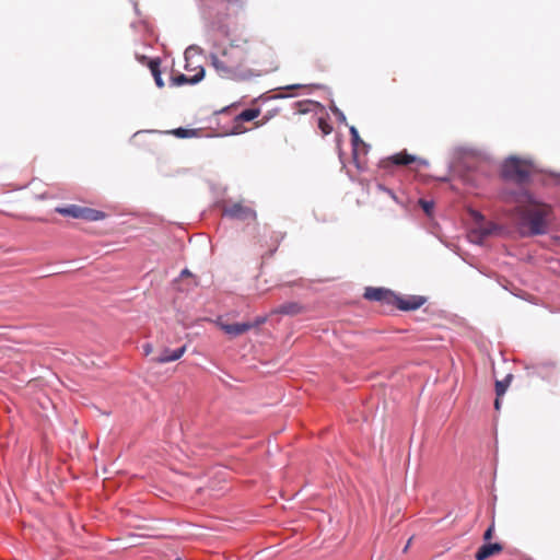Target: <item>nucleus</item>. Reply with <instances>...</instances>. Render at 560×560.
<instances>
[{"label": "nucleus", "instance_id": "13", "mask_svg": "<svg viewBox=\"0 0 560 560\" xmlns=\"http://www.w3.org/2000/svg\"><path fill=\"white\" fill-rule=\"evenodd\" d=\"M304 310H305L304 306L302 304H300L299 302H285V303L279 305L275 310V313L281 314V315L294 316V315L303 313Z\"/></svg>", "mask_w": 560, "mask_h": 560}, {"label": "nucleus", "instance_id": "25", "mask_svg": "<svg viewBox=\"0 0 560 560\" xmlns=\"http://www.w3.org/2000/svg\"><path fill=\"white\" fill-rule=\"evenodd\" d=\"M190 271L188 269H184L182 272H180V277H188L190 276Z\"/></svg>", "mask_w": 560, "mask_h": 560}, {"label": "nucleus", "instance_id": "23", "mask_svg": "<svg viewBox=\"0 0 560 560\" xmlns=\"http://www.w3.org/2000/svg\"><path fill=\"white\" fill-rule=\"evenodd\" d=\"M491 232H492V230L490 228L489 229L488 228L487 229H482L481 230V235L482 236H488V235L491 234Z\"/></svg>", "mask_w": 560, "mask_h": 560}, {"label": "nucleus", "instance_id": "27", "mask_svg": "<svg viewBox=\"0 0 560 560\" xmlns=\"http://www.w3.org/2000/svg\"><path fill=\"white\" fill-rule=\"evenodd\" d=\"M340 119H342V120L346 119V116H343L341 113H340Z\"/></svg>", "mask_w": 560, "mask_h": 560}, {"label": "nucleus", "instance_id": "14", "mask_svg": "<svg viewBox=\"0 0 560 560\" xmlns=\"http://www.w3.org/2000/svg\"><path fill=\"white\" fill-rule=\"evenodd\" d=\"M141 61H148V67L154 78V81H155V84L158 85V88H163L164 86V81L162 80V77H161V70H160V59L159 58H155V59H150L148 60L147 57L142 56L141 57Z\"/></svg>", "mask_w": 560, "mask_h": 560}, {"label": "nucleus", "instance_id": "26", "mask_svg": "<svg viewBox=\"0 0 560 560\" xmlns=\"http://www.w3.org/2000/svg\"><path fill=\"white\" fill-rule=\"evenodd\" d=\"M340 119H342V120L346 119V116H343L341 113H340Z\"/></svg>", "mask_w": 560, "mask_h": 560}, {"label": "nucleus", "instance_id": "9", "mask_svg": "<svg viewBox=\"0 0 560 560\" xmlns=\"http://www.w3.org/2000/svg\"><path fill=\"white\" fill-rule=\"evenodd\" d=\"M186 350H187L186 346H183L176 350H170V349L165 348L161 351L159 357L153 358L152 360L159 364L173 362V361L180 359L184 355V353L186 352Z\"/></svg>", "mask_w": 560, "mask_h": 560}, {"label": "nucleus", "instance_id": "28", "mask_svg": "<svg viewBox=\"0 0 560 560\" xmlns=\"http://www.w3.org/2000/svg\"><path fill=\"white\" fill-rule=\"evenodd\" d=\"M175 560H183V559L178 557V558H176Z\"/></svg>", "mask_w": 560, "mask_h": 560}, {"label": "nucleus", "instance_id": "15", "mask_svg": "<svg viewBox=\"0 0 560 560\" xmlns=\"http://www.w3.org/2000/svg\"><path fill=\"white\" fill-rule=\"evenodd\" d=\"M416 161L417 158L412 154H409L406 150L396 153L386 160V162L395 165H409L411 163H415Z\"/></svg>", "mask_w": 560, "mask_h": 560}, {"label": "nucleus", "instance_id": "4", "mask_svg": "<svg viewBox=\"0 0 560 560\" xmlns=\"http://www.w3.org/2000/svg\"><path fill=\"white\" fill-rule=\"evenodd\" d=\"M55 211L65 217L81 219L89 222L101 221L106 214L103 211L78 205H69L66 207H57Z\"/></svg>", "mask_w": 560, "mask_h": 560}, {"label": "nucleus", "instance_id": "7", "mask_svg": "<svg viewBox=\"0 0 560 560\" xmlns=\"http://www.w3.org/2000/svg\"><path fill=\"white\" fill-rule=\"evenodd\" d=\"M425 303V299L419 295L399 296L396 294V300L393 305L401 311H415L420 308Z\"/></svg>", "mask_w": 560, "mask_h": 560}, {"label": "nucleus", "instance_id": "10", "mask_svg": "<svg viewBox=\"0 0 560 560\" xmlns=\"http://www.w3.org/2000/svg\"><path fill=\"white\" fill-rule=\"evenodd\" d=\"M503 550V546L499 542L483 544L475 555L476 560H487L499 555Z\"/></svg>", "mask_w": 560, "mask_h": 560}, {"label": "nucleus", "instance_id": "6", "mask_svg": "<svg viewBox=\"0 0 560 560\" xmlns=\"http://www.w3.org/2000/svg\"><path fill=\"white\" fill-rule=\"evenodd\" d=\"M224 214L237 220H255L256 212L241 202L233 203L224 209Z\"/></svg>", "mask_w": 560, "mask_h": 560}, {"label": "nucleus", "instance_id": "20", "mask_svg": "<svg viewBox=\"0 0 560 560\" xmlns=\"http://www.w3.org/2000/svg\"><path fill=\"white\" fill-rule=\"evenodd\" d=\"M494 525L491 524L483 534V540L489 541L493 537Z\"/></svg>", "mask_w": 560, "mask_h": 560}, {"label": "nucleus", "instance_id": "8", "mask_svg": "<svg viewBox=\"0 0 560 560\" xmlns=\"http://www.w3.org/2000/svg\"><path fill=\"white\" fill-rule=\"evenodd\" d=\"M217 325L231 338L242 336L254 327L252 323H225L222 319H219Z\"/></svg>", "mask_w": 560, "mask_h": 560}, {"label": "nucleus", "instance_id": "22", "mask_svg": "<svg viewBox=\"0 0 560 560\" xmlns=\"http://www.w3.org/2000/svg\"><path fill=\"white\" fill-rule=\"evenodd\" d=\"M144 353L148 355L152 352V346L150 343H147L143 346Z\"/></svg>", "mask_w": 560, "mask_h": 560}, {"label": "nucleus", "instance_id": "24", "mask_svg": "<svg viewBox=\"0 0 560 560\" xmlns=\"http://www.w3.org/2000/svg\"><path fill=\"white\" fill-rule=\"evenodd\" d=\"M500 398H501V397H498V396H497V398H495V400H494V408H495L497 410H499V409H500Z\"/></svg>", "mask_w": 560, "mask_h": 560}, {"label": "nucleus", "instance_id": "21", "mask_svg": "<svg viewBox=\"0 0 560 560\" xmlns=\"http://www.w3.org/2000/svg\"><path fill=\"white\" fill-rule=\"evenodd\" d=\"M174 133H175L176 136H179V137H185V136H186V133H187V130H186V129H183V128H178V129H176V130L174 131Z\"/></svg>", "mask_w": 560, "mask_h": 560}, {"label": "nucleus", "instance_id": "11", "mask_svg": "<svg viewBox=\"0 0 560 560\" xmlns=\"http://www.w3.org/2000/svg\"><path fill=\"white\" fill-rule=\"evenodd\" d=\"M205 77V69L203 67H198V69H196V73L192 74V75H186V74H178L176 77H173L172 78V83L174 85H183V84H196L198 82H200Z\"/></svg>", "mask_w": 560, "mask_h": 560}, {"label": "nucleus", "instance_id": "19", "mask_svg": "<svg viewBox=\"0 0 560 560\" xmlns=\"http://www.w3.org/2000/svg\"><path fill=\"white\" fill-rule=\"evenodd\" d=\"M350 133H351V137H352V143L353 145H357L359 142H361V139H360V136H359V132L357 130L355 127H351L350 128Z\"/></svg>", "mask_w": 560, "mask_h": 560}, {"label": "nucleus", "instance_id": "18", "mask_svg": "<svg viewBox=\"0 0 560 560\" xmlns=\"http://www.w3.org/2000/svg\"><path fill=\"white\" fill-rule=\"evenodd\" d=\"M421 208L423 209V211L427 213V214H431L432 210H433V202L431 201H428V200H423L421 199L419 201Z\"/></svg>", "mask_w": 560, "mask_h": 560}, {"label": "nucleus", "instance_id": "17", "mask_svg": "<svg viewBox=\"0 0 560 560\" xmlns=\"http://www.w3.org/2000/svg\"><path fill=\"white\" fill-rule=\"evenodd\" d=\"M317 125L324 136H327L332 131V126L324 117L318 118Z\"/></svg>", "mask_w": 560, "mask_h": 560}, {"label": "nucleus", "instance_id": "1", "mask_svg": "<svg viewBox=\"0 0 560 560\" xmlns=\"http://www.w3.org/2000/svg\"><path fill=\"white\" fill-rule=\"evenodd\" d=\"M255 46L245 40L243 44L231 43L219 54H211V65L222 79L233 81H250L269 71L277 70L273 66L268 69H255L249 67L255 63Z\"/></svg>", "mask_w": 560, "mask_h": 560}, {"label": "nucleus", "instance_id": "12", "mask_svg": "<svg viewBox=\"0 0 560 560\" xmlns=\"http://www.w3.org/2000/svg\"><path fill=\"white\" fill-rule=\"evenodd\" d=\"M260 115L259 108H248L240 113L235 117V126L233 128V133H241L244 129L241 128L240 124L243 121H250L257 118Z\"/></svg>", "mask_w": 560, "mask_h": 560}, {"label": "nucleus", "instance_id": "3", "mask_svg": "<svg viewBox=\"0 0 560 560\" xmlns=\"http://www.w3.org/2000/svg\"><path fill=\"white\" fill-rule=\"evenodd\" d=\"M533 172L534 165L532 162L515 156L505 160L502 166L503 177L518 184L526 183Z\"/></svg>", "mask_w": 560, "mask_h": 560}, {"label": "nucleus", "instance_id": "16", "mask_svg": "<svg viewBox=\"0 0 560 560\" xmlns=\"http://www.w3.org/2000/svg\"><path fill=\"white\" fill-rule=\"evenodd\" d=\"M512 378H513V375L508 374L502 381L495 382V394L498 397H502L505 394L508 387L511 384Z\"/></svg>", "mask_w": 560, "mask_h": 560}, {"label": "nucleus", "instance_id": "2", "mask_svg": "<svg viewBox=\"0 0 560 560\" xmlns=\"http://www.w3.org/2000/svg\"><path fill=\"white\" fill-rule=\"evenodd\" d=\"M505 202L515 203L514 212L522 226H526L532 235L545 234L548 230L552 209L549 205L537 201L527 190L505 191Z\"/></svg>", "mask_w": 560, "mask_h": 560}, {"label": "nucleus", "instance_id": "5", "mask_svg": "<svg viewBox=\"0 0 560 560\" xmlns=\"http://www.w3.org/2000/svg\"><path fill=\"white\" fill-rule=\"evenodd\" d=\"M363 296L369 301H376L387 305H393V301L396 300V294L385 288L368 287Z\"/></svg>", "mask_w": 560, "mask_h": 560}]
</instances>
